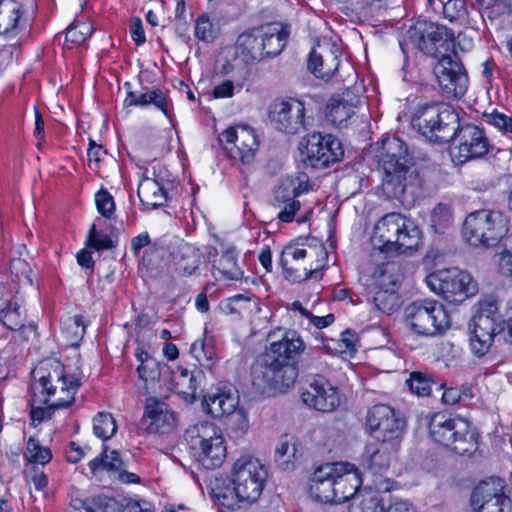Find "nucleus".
Returning a JSON list of instances; mask_svg holds the SVG:
<instances>
[{"label": "nucleus", "instance_id": "obj_29", "mask_svg": "<svg viewBox=\"0 0 512 512\" xmlns=\"http://www.w3.org/2000/svg\"><path fill=\"white\" fill-rule=\"evenodd\" d=\"M336 468L332 463H326L315 469L310 479V494L319 502L336 503L334 474Z\"/></svg>", "mask_w": 512, "mask_h": 512}, {"label": "nucleus", "instance_id": "obj_13", "mask_svg": "<svg viewBox=\"0 0 512 512\" xmlns=\"http://www.w3.org/2000/svg\"><path fill=\"white\" fill-rule=\"evenodd\" d=\"M366 427L375 441L401 443L406 421L391 406L376 404L367 411Z\"/></svg>", "mask_w": 512, "mask_h": 512}, {"label": "nucleus", "instance_id": "obj_8", "mask_svg": "<svg viewBox=\"0 0 512 512\" xmlns=\"http://www.w3.org/2000/svg\"><path fill=\"white\" fill-rule=\"evenodd\" d=\"M185 440L197 461L206 469L219 468L226 458L224 438L216 425L202 421L185 431Z\"/></svg>", "mask_w": 512, "mask_h": 512}, {"label": "nucleus", "instance_id": "obj_21", "mask_svg": "<svg viewBox=\"0 0 512 512\" xmlns=\"http://www.w3.org/2000/svg\"><path fill=\"white\" fill-rule=\"evenodd\" d=\"M341 51L335 43L328 41L314 48L308 57V69L320 79L330 80L338 71Z\"/></svg>", "mask_w": 512, "mask_h": 512}, {"label": "nucleus", "instance_id": "obj_25", "mask_svg": "<svg viewBox=\"0 0 512 512\" xmlns=\"http://www.w3.org/2000/svg\"><path fill=\"white\" fill-rule=\"evenodd\" d=\"M336 468L334 486L336 503H343L355 495L362 484L359 471L353 464L347 462L332 463Z\"/></svg>", "mask_w": 512, "mask_h": 512}, {"label": "nucleus", "instance_id": "obj_51", "mask_svg": "<svg viewBox=\"0 0 512 512\" xmlns=\"http://www.w3.org/2000/svg\"><path fill=\"white\" fill-rule=\"evenodd\" d=\"M86 245L95 250H108L113 247V241L107 234L98 232L96 225L92 224Z\"/></svg>", "mask_w": 512, "mask_h": 512}, {"label": "nucleus", "instance_id": "obj_15", "mask_svg": "<svg viewBox=\"0 0 512 512\" xmlns=\"http://www.w3.org/2000/svg\"><path fill=\"white\" fill-rule=\"evenodd\" d=\"M310 188L309 177L305 173L285 178L274 191L273 206L278 210V219L292 222L301 203L297 197Z\"/></svg>", "mask_w": 512, "mask_h": 512}, {"label": "nucleus", "instance_id": "obj_50", "mask_svg": "<svg viewBox=\"0 0 512 512\" xmlns=\"http://www.w3.org/2000/svg\"><path fill=\"white\" fill-rule=\"evenodd\" d=\"M93 27L90 23L81 22L76 25L72 24L67 28L65 40L72 44H82L91 36Z\"/></svg>", "mask_w": 512, "mask_h": 512}, {"label": "nucleus", "instance_id": "obj_6", "mask_svg": "<svg viewBox=\"0 0 512 512\" xmlns=\"http://www.w3.org/2000/svg\"><path fill=\"white\" fill-rule=\"evenodd\" d=\"M378 158L384 172V192L390 198L400 197L405 192L407 174L412 166L405 142L397 137L384 139Z\"/></svg>", "mask_w": 512, "mask_h": 512}, {"label": "nucleus", "instance_id": "obj_48", "mask_svg": "<svg viewBox=\"0 0 512 512\" xmlns=\"http://www.w3.org/2000/svg\"><path fill=\"white\" fill-rule=\"evenodd\" d=\"M406 384L411 392L418 396H427L431 392V380L422 372H412Z\"/></svg>", "mask_w": 512, "mask_h": 512}, {"label": "nucleus", "instance_id": "obj_56", "mask_svg": "<svg viewBox=\"0 0 512 512\" xmlns=\"http://www.w3.org/2000/svg\"><path fill=\"white\" fill-rule=\"evenodd\" d=\"M472 393L469 387H451L445 389L442 395V401L448 405H454L464 398H471Z\"/></svg>", "mask_w": 512, "mask_h": 512}, {"label": "nucleus", "instance_id": "obj_9", "mask_svg": "<svg viewBox=\"0 0 512 512\" xmlns=\"http://www.w3.org/2000/svg\"><path fill=\"white\" fill-rule=\"evenodd\" d=\"M406 326L422 337L443 335L450 328V319L443 304L433 299H419L404 309Z\"/></svg>", "mask_w": 512, "mask_h": 512}, {"label": "nucleus", "instance_id": "obj_45", "mask_svg": "<svg viewBox=\"0 0 512 512\" xmlns=\"http://www.w3.org/2000/svg\"><path fill=\"white\" fill-rule=\"evenodd\" d=\"M24 457L32 464L45 465L52 459V453L48 447L41 445L39 440L30 437Z\"/></svg>", "mask_w": 512, "mask_h": 512}, {"label": "nucleus", "instance_id": "obj_22", "mask_svg": "<svg viewBox=\"0 0 512 512\" xmlns=\"http://www.w3.org/2000/svg\"><path fill=\"white\" fill-rule=\"evenodd\" d=\"M304 114V104L299 100H290L276 104L270 118L277 129L295 134L305 128Z\"/></svg>", "mask_w": 512, "mask_h": 512}, {"label": "nucleus", "instance_id": "obj_31", "mask_svg": "<svg viewBox=\"0 0 512 512\" xmlns=\"http://www.w3.org/2000/svg\"><path fill=\"white\" fill-rule=\"evenodd\" d=\"M202 254L193 245L181 242L172 251V261L176 271L182 276L192 275L199 267Z\"/></svg>", "mask_w": 512, "mask_h": 512}, {"label": "nucleus", "instance_id": "obj_30", "mask_svg": "<svg viewBox=\"0 0 512 512\" xmlns=\"http://www.w3.org/2000/svg\"><path fill=\"white\" fill-rule=\"evenodd\" d=\"M470 330L479 333L480 336L494 337L503 331L501 316L498 313V306L494 301H484L480 303L478 313L473 317Z\"/></svg>", "mask_w": 512, "mask_h": 512}, {"label": "nucleus", "instance_id": "obj_3", "mask_svg": "<svg viewBox=\"0 0 512 512\" xmlns=\"http://www.w3.org/2000/svg\"><path fill=\"white\" fill-rule=\"evenodd\" d=\"M230 476L233 488H215L213 493L220 505L234 509L237 502L251 504L259 499L268 471L259 459L242 455L233 463Z\"/></svg>", "mask_w": 512, "mask_h": 512}, {"label": "nucleus", "instance_id": "obj_27", "mask_svg": "<svg viewBox=\"0 0 512 512\" xmlns=\"http://www.w3.org/2000/svg\"><path fill=\"white\" fill-rule=\"evenodd\" d=\"M261 40V28L248 29L241 33L235 43L236 58L247 65H254L265 59Z\"/></svg>", "mask_w": 512, "mask_h": 512}, {"label": "nucleus", "instance_id": "obj_4", "mask_svg": "<svg viewBox=\"0 0 512 512\" xmlns=\"http://www.w3.org/2000/svg\"><path fill=\"white\" fill-rule=\"evenodd\" d=\"M421 240V231L400 213H388L375 225L372 241L386 253L404 254L415 250Z\"/></svg>", "mask_w": 512, "mask_h": 512}, {"label": "nucleus", "instance_id": "obj_37", "mask_svg": "<svg viewBox=\"0 0 512 512\" xmlns=\"http://www.w3.org/2000/svg\"><path fill=\"white\" fill-rule=\"evenodd\" d=\"M202 373L200 371H188L183 369L176 378V386L179 393L184 396L187 401L193 402L197 398V391L200 388Z\"/></svg>", "mask_w": 512, "mask_h": 512}, {"label": "nucleus", "instance_id": "obj_55", "mask_svg": "<svg viewBox=\"0 0 512 512\" xmlns=\"http://www.w3.org/2000/svg\"><path fill=\"white\" fill-rule=\"evenodd\" d=\"M191 352L200 362L207 361L208 365H212L214 363V359L216 357L214 348L212 345L206 343L205 340L201 341L200 343H193L191 346Z\"/></svg>", "mask_w": 512, "mask_h": 512}, {"label": "nucleus", "instance_id": "obj_36", "mask_svg": "<svg viewBox=\"0 0 512 512\" xmlns=\"http://www.w3.org/2000/svg\"><path fill=\"white\" fill-rule=\"evenodd\" d=\"M153 104L155 107L160 109L167 117H170L168 110L167 99L160 89H154L147 91L140 95H137L133 91H128L127 97L124 100V106H147Z\"/></svg>", "mask_w": 512, "mask_h": 512}, {"label": "nucleus", "instance_id": "obj_40", "mask_svg": "<svg viewBox=\"0 0 512 512\" xmlns=\"http://www.w3.org/2000/svg\"><path fill=\"white\" fill-rule=\"evenodd\" d=\"M326 110L327 119L338 127H342L354 114L353 106L342 99H331Z\"/></svg>", "mask_w": 512, "mask_h": 512}, {"label": "nucleus", "instance_id": "obj_64", "mask_svg": "<svg viewBox=\"0 0 512 512\" xmlns=\"http://www.w3.org/2000/svg\"><path fill=\"white\" fill-rule=\"evenodd\" d=\"M499 267L506 275H512V248L501 253Z\"/></svg>", "mask_w": 512, "mask_h": 512}, {"label": "nucleus", "instance_id": "obj_53", "mask_svg": "<svg viewBox=\"0 0 512 512\" xmlns=\"http://www.w3.org/2000/svg\"><path fill=\"white\" fill-rule=\"evenodd\" d=\"M95 202L97 210L102 216L109 218L113 214L115 204L113 197L108 191L100 190L97 192L95 195Z\"/></svg>", "mask_w": 512, "mask_h": 512}, {"label": "nucleus", "instance_id": "obj_2", "mask_svg": "<svg viewBox=\"0 0 512 512\" xmlns=\"http://www.w3.org/2000/svg\"><path fill=\"white\" fill-rule=\"evenodd\" d=\"M304 348V342L295 331L285 332L280 340L271 342L252 366L254 387L265 391L292 385L298 375L294 362Z\"/></svg>", "mask_w": 512, "mask_h": 512}, {"label": "nucleus", "instance_id": "obj_16", "mask_svg": "<svg viewBox=\"0 0 512 512\" xmlns=\"http://www.w3.org/2000/svg\"><path fill=\"white\" fill-rule=\"evenodd\" d=\"M434 74L447 98H459L466 93L468 76L456 53L441 57L434 66Z\"/></svg>", "mask_w": 512, "mask_h": 512}, {"label": "nucleus", "instance_id": "obj_62", "mask_svg": "<svg viewBox=\"0 0 512 512\" xmlns=\"http://www.w3.org/2000/svg\"><path fill=\"white\" fill-rule=\"evenodd\" d=\"M105 154L106 151L103 150V147L91 140L87 152L89 167L92 168L93 164L97 165L101 161L102 156Z\"/></svg>", "mask_w": 512, "mask_h": 512}, {"label": "nucleus", "instance_id": "obj_43", "mask_svg": "<svg viewBox=\"0 0 512 512\" xmlns=\"http://www.w3.org/2000/svg\"><path fill=\"white\" fill-rule=\"evenodd\" d=\"M124 463L120 458L119 452L113 450L107 454L104 449L103 453L89 462L90 470L96 474L99 470H107L119 473L123 469Z\"/></svg>", "mask_w": 512, "mask_h": 512}, {"label": "nucleus", "instance_id": "obj_32", "mask_svg": "<svg viewBox=\"0 0 512 512\" xmlns=\"http://www.w3.org/2000/svg\"><path fill=\"white\" fill-rule=\"evenodd\" d=\"M238 255L235 247L230 244L221 245V256L215 260L213 265V274L218 273L223 279L239 280L243 276L242 270L238 266ZM217 278V276H215Z\"/></svg>", "mask_w": 512, "mask_h": 512}, {"label": "nucleus", "instance_id": "obj_14", "mask_svg": "<svg viewBox=\"0 0 512 512\" xmlns=\"http://www.w3.org/2000/svg\"><path fill=\"white\" fill-rule=\"evenodd\" d=\"M299 149L303 163L315 168L327 167L339 161L344 154L336 137L316 132L305 136Z\"/></svg>", "mask_w": 512, "mask_h": 512}, {"label": "nucleus", "instance_id": "obj_58", "mask_svg": "<svg viewBox=\"0 0 512 512\" xmlns=\"http://www.w3.org/2000/svg\"><path fill=\"white\" fill-rule=\"evenodd\" d=\"M338 348L335 350L341 354L352 355L355 349V334L350 330L341 333L340 339L337 342Z\"/></svg>", "mask_w": 512, "mask_h": 512}, {"label": "nucleus", "instance_id": "obj_11", "mask_svg": "<svg viewBox=\"0 0 512 512\" xmlns=\"http://www.w3.org/2000/svg\"><path fill=\"white\" fill-rule=\"evenodd\" d=\"M463 237L474 247L494 246L507 232L505 219L499 212L478 210L463 223Z\"/></svg>", "mask_w": 512, "mask_h": 512}, {"label": "nucleus", "instance_id": "obj_7", "mask_svg": "<svg viewBox=\"0 0 512 512\" xmlns=\"http://www.w3.org/2000/svg\"><path fill=\"white\" fill-rule=\"evenodd\" d=\"M459 115L446 103L420 105L412 116V125L429 141L448 143L454 139Z\"/></svg>", "mask_w": 512, "mask_h": 512}, {"label": "nucleus", "instance_id": "obj_61", "mask_svg": "<svg viewBox=\"0 0 512 512\" xmlns=\"http://www.w3.org/2000/svg\"><path fill=\"white\" fill-rule=\"evenodd\" d=\"M130 34L136 45L145 43V32L140 18H133L130 24Z\"/></svg>", "mask_w": 512, "mask_h": 512}, {"label": "nucleus", "instance_id": "obj_12", "mask_svg": "<svg viewBox=\"0 0 512 512\" xmlns=\"http://www.w3.org/2000/svg\"><path fill=\"white\" fill-rule=\"evenodd\" d=\"M409 37L426 55L438 58L453 55L454 35L445 26L429 21H418L409 31Z\"/></svg>", "mask_w": 512, "mask_h": 512}, {"label": "nucleus", "instance_id": "obj_1", "mask_svg": "<svg viewBox=\"0 0 512 512\" xmlns=\"http://www.w3.org/2000/svg\"><path fill=\"white\" fill-rule=\"evenodd\" d=\"M30 417L33 425L50 419L54 410L70 406L81 385V367L62 364L58 359L41 361L31 372Z\"/></svg>", "mask_w": 512, "mask_h": 512}, {"label": "nucleus", "instance_id": "obj_52", "mask_svg": "<svg viewBox=\"0 0 512 512\" xmlns=\"http://www.w3.org/2000/svg\"><path fill=\"white\" fill-rule=\"evenodd\" d=\"M494 337L491 336H480L479 333H474L471 331L470 336V347L473 352L478 357L484 356L490 349L493 343Z\"/></svg>", "mask_w": 512, "mask_h": 512}, {"label": "nucleus", "instance_id": "obj_39", "mask_svg": "<svg viewBox=\"0 0 512 512\" xmlns=\"http://www.w3.org/2000/svg\"><path fill=\"white\" fill-rule=\"evenodd\" d=\"M296 453V442L292 438L284 436L275 448L274 458L282 470H291L294 468Z\"/></svg>", "mask_w": 512, "mask_h": 512}, {"label": "nucleus", "instance_id": "obj_23", "mask_svg": "<svg viewBox=\"0 0 512 512\" xmlns=\"http://www.w3.org/2000/svg\"><path fill=\"white\" fill-rule=\"evenodd\" d=\"M314 249H304L297 246H286L281 254L280 263L287 279L301 282L309 279L318 269L313 265H303L306 257L313 256Z\"/></svg>", "mask_w": 512, "mask_h": 512}, {"label": "nucleus", "instance_id": "obj_17", "mask_svg": "<svg viewBox=\"0 0 512 512\" xmlns=\"http://www.w3.org/2000/svg\"><path fill=\"white\" fill-rule=\"evenodd\" d=\"M218 139L231 158L244 164L252 162L259 149L255 130L245 125L226 129Z\"/></svg>", "mask_w": 512, "mask_h": 512}, {"label": "nucleus", "instance_id": "obj_33", "mask_svg": "<svg viewBox=\"0 0 512 512\" xmlns=\"http://www.w3.org/2000/svg\"><path fill=\"white\" fill-rule=\"evenodd\" d=\"M260 28L265 59L279 55L286 46L289 36L288 28L278 25H268Z\"/></svg>", "mask_w": 512, "mask_h": 512}, {"label": "nucleus", "instance_id": "obj_42", "mask_svg": "<svg viewBox=\"0 0 512 512\" xmlns=\"http://www.w3.org/2000/svg\"><path fill=\"white\" fill-rule=\"evenodd\" d=\"M24 316L20 305L16 302L0 303V321L10 330H20L24 327Z\"/></svg>", "mask_w": 512, "mask_h": 512}, {"label": "nucleus", "instance_id": "obj_54", "mask_svg": "<svg viewBox=\"0 0 512 512\" xmlns=\"http://www.w3.org/2000/svg\"><path fill=\"white\" fill-rule=\"evenodd\" d=\"M442 12L445 18L450 21L459 19L465 14V1L464 0H448L441 1Z\"/></svg>", "mask_w": 512, "mask_h": 512}, {"label": "nucleus", "instance_id": "obj_63", "mask_svg": "<svg viewBox=\"0 0 512 512\" xmlns=\"http://www.w3.org/2000/svg\"><path fill=\"white\" fill-rule=\"evenodd\" d=\"M122 512H155L148 502L128 500Z\"/></svg>", "mask_w": 512, "mask_h": 512}, {"label": "nucleus", "instance_id": "obj_28", "mask_svg": "<svg viewBox=\"0 0 512 512\" xmlns=\"http://www.w3.org/2000/svg\"><path fill=\"white\" fill-rule=\"evenodd\" d=\"M401 443L376 441L365 448L367 468L373 473L386 471L399 451Z\"/></svg>", "mask_w": 512, "mask_h": 512}, {"label": "nucleus", "instance_id": "obj_38", "mask_svg": "<svg viewBox=\"0 0 512 512\" xmlns=\"http://www.w3.org/2000/svg\"><path fill=\"white\" fill-rule=\"evenodd\" d=\"M135 356L140 364L137 367L139 378L144 382H152L160 377V364L142 348H137Z\"/></svg>", "mask_w": 512, "mask_h": 512}, {"label": "nucleus", "instance_id": "obj_57", "mask_svg": "<svg viewBox=\"0 0 512 512\" xmlns=\"http://www.w3.org/2000/svg\"><path fill=\"white\" fill-rule=\"evenodd\" d=\"M487 122L507 134H512V116L494 111L486 115Z\"/></svg>", "mask_w": 512, "mask_h": 512}, {"label": "nucleus", "instance_id": "obj_34", "mask_svg": "<svg viewBox=\"0 0 512 512\" xmlns=\"http://www.w3.org/2000/svg\"><path fill=\"white\" fill-rule=\"evenodd\" d=\"M138 196L142 205L149 210L161 207L167 202V193L163 186L152 178H145L140 182Z\"/></svg>", "mask_w": 512, "mask_h": 512}, {"label": "nucleus", "instance_id": "obj_49", "mask_svg": "<svg viewBox=\"0 0 512 512\" xmlns=\"http://www.w3.org/2000/svg\"><path fill=\"white\" fill-rule=\"evenodd\" d=\"M452 221V212L449 205L438 203L431 213V224L437 232H442Z\"/></svg>", "mask_w": 512, "mask_h": 512}, {"label": "nucleus", "instance_id": "obj_19", "mask_svg": "<svg viewBox=\"0 0 512 512\" xmlns=\"http://www.w3.org/2000/svg\"><path fill=\"white\" fill-rule=\"evenodd\" d=\"M471 506L477 512H509L511 500L503 492L500 480L482 481L471 494Z\"/></svg>", "mask_w": 512, "mask_h": 512}, {"label": "nucleus", "instance_id": "obj_47", "mask_svg": "<svg viewBox=\"0 0 512 512\" xmlns=\"http://www.w3.org/2000/svg\"><path fill=\"white\" fill-rule=\"evenodd\" d=\"M217 35V28L211 23L207 14H201L195 23V37L204 42H211Z\"/></svg>", "mask_w": 512, "mask_h": 512}, {"label": "nucleus", "instance_id": "obj_46", "mask_svg": "<svg viewBox=\"0 0 512 512\" xmlns=\"http://www.w3.org/2000/svg\"><path fill=\"white\" fill-rule=\"evenodd\" d=\"M117 430L116 422L112 414L108 412H99L93 419L94 434L106 441L110 439Z\"/></svg>", "mask_w": 512, "mask_h": 512}, {"label": "nucleus", "instance_id": "obj_20", "mask_svg": "<svg viewBox=\"0 0 512 512\" xmlns=\"http://www.w3.org/2000/svg\"><path fill=\"white\" fill-rule=\"evenodd\" d=\"M305 405L317 411L329 413L339 407L341 398L336 387L325 379H315L301 393Z\"/></svg>", "mask_w": 512, "mask_h": 512}, {"label": "nucleus", "instance_id": "obj_10", "mask_svg": "<svg viewBox=\"0 0 512 512\" xmlns=\"http://www.w3.org/2000/svg\"><path fill=\"white\" fill-rule=\"evenodd\" d=\"M425 282L435 294L449 303H462L478 293V284L466 271L441 269L429 274Z\"/></svg>", "mask_w": 512, "mask_h": 512}, {"label": "nucleus", "instance_id": "obj_35", "mask_svg": "<svg viewBox=\"0 0 512 512\" xmlns=\"http://www.w3.org/2000/svg\"><path fill=\"white\" fill-rule=\"evenodd\" d=\"M23 15L22 6L16 0H0V34H14Z\"/></svg>", "mask_w": 512, "mask_h": 512}, {"label": "nucleus", "instance_id": "obj_41", "mask_svg": "<svg viewBox=\"0 0 512 512\" xmlns=\"http://www.w3.org/2000/svg\"><path fill=\"white\" fill-rule=\"evenodd\" d=\"M374 278V285L377 288L395 289L402 279V274L397 264L387 263L375 272Z\"/></svg>", "mask_w": 512, "mask_h": 512}, {"label": "nucleus", "instance_id": "obj_5", "mask_svg": "<svg viewBox=\"0 0 512 512\" xmlns=\"http://www.w3.org/2000/svg\"><path fill=\"white\" fill-rule=\"evenodd\" d=\"M429 434L434 442L459 455L472 454L478 449V433L461 417L434 414L429 422Z\"/></svg>", "mask_w": 512, "mask_h": 512}, {"label": "nucleus", "instance_id": "obj_60", "mask_svg": "<svg viewBox=\"0 0 512 512\" xmlns=\"http://www.w3.org/2000/svg\"><path fill=\"white\" fill-rule=\"evenodd\" d=\"M379 507V500L376 497H369L353 504L351 512H379Z\"/></svg>", "mask_w": 512, "mask_h": 512}, {"label": "nucleus", "instance_id": "obj_18", "mask_svg": "<svg viewBox=\"0 0 512 512\" xmlns=\"http://www.w3.org/2000/svg\"><path fill=\"white\" fill-rule=\"evenodd\" d=\"M454 138L457 139L458 145L453 161L458 165L482 158L489 152V140L485 131L477 125L465 124L460 126L459 123Z\"/></svg>", "mask_w": 512, "mask_h": 512}, {"label": "nucleus", "instance_id": "obj_24", "mask_svg": "<svg viewBox=\"0 0 512 512\" xmlns=\"http://www.w3.org/2000/svg\"><path fill=\"white\" fill-rule=\"evenodd\" d=\"M143 421L149 433H169L176 427L175 413L169 406L155 398L147 399Z\"/></svg>", "mask_w": 512, "mask_h": 512}, {"label": "nucleus", "instance_id": "obj_26", "mask_svg": "<svg viewBox=\"0 0 512 512\" xmlns=\"http://www.w3.org/2000/svg\"><path fill=\"white\" fill-rule=\"evenodd\" d=\"M203 401L209 414L221 418L235 411L239 397L231 385H223L205 395Z\"/></svg>", "mask_w": 512, "mask_h": 512}, {"label": "nucleus", "instance_id": "obj_44", "mask_svg": "<svg viewBox=\"0 0 512 512\" xmlns=\"http://www.w3.org/2000/svg\"><path fill=\"white\" fill-rule=\"evenodd\" d=\"M373 302L375 307L389 315L400 306V298L395 289H379L374 292Z\"/></svg>", "mask_w": 512, "mask_h": 512}, {"label": "nucleus", "instance_id": "obj_59", "mask_svg": "<svg viewBox=\"0 0 512 512\" xmlns=\"http://www.w3.org/2000/svg\"><path fill=\"white\" fill-rule=\"evenodd\" d=\"M253 302L257 306V300L251 299L244 295L238 294L228 299V306L230 307L231 313H240L242 310L249 309V305Z\"/></svg>", "mask_w": 512, "mask_h": 512}]
</instances>
